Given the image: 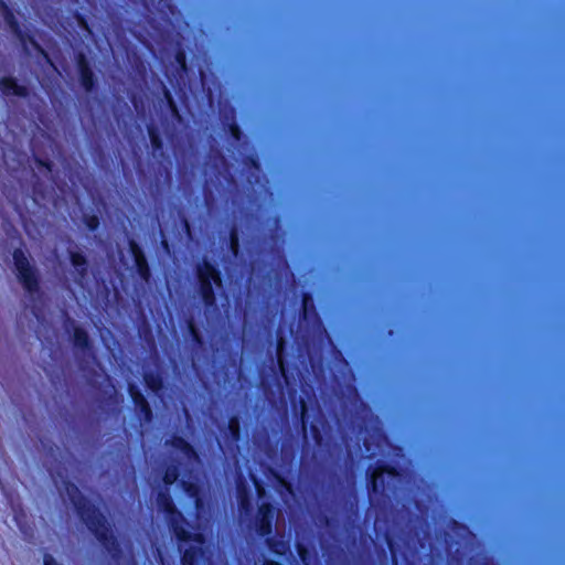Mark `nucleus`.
I'll use <instances>...</instances> for the list:
<instances>
[{"instance_id":"f257e3e1","label":"nucleus","mask_w":565,"mask_h":565,"mask_svg":"<svg viewBox=\"0 0 565 565\" xmlns=\"http://www.w3.org/2000/svg\"><path fill=\"white\" fill-rule=\"evenodd\" d=\"M157 508L162 512L177 539L182 543V565H211V552L205 545V534L191 526L182 514L175 510L168 493L159 492Z\"/></svg>"},{"instance_id":"f03ea898","label":"nucleus","mask_w":565,"mask_h":565,"mask_svg":"<svg viewBox=\"0 0 565 565\" xmlns=\"http://www.w3.org/2000/svg\"><path fill=\"white\" fill-rule=\"evenodd\" d=\"M62 495H65L74 505L81 519L87 527L96 535L104 546L113 552L116 550L117 542L113 534L106 518L99 510L88 502L79 492V490L72 483H65L64 490L60 489Z\"/></svg>"},{"instance_id":"7ed1b4c3","label":"nucleus","mask_w":565,"mask_h":565,"mask_svg":"<svg viewBox=\"0 0 565 565\" xmlns=\"http://www.w3.org/2000/svg\"><path fill=\"white\" fill-rule=\"evenodd\" d=\"M13 260L18 271L19 280L22 282L24 289L29 292L30 298L32 300L40 298L36 274L33 267L30 265L24 252L21 249L14 250Z\"/></svg>"},{"instance_id":"20e7f679","label":"nucleus","mask_w":565,"mask_h":565,"mask_svg":"<svg viewBox=\"0 0 565 565\" xmlns=\"http://www.w3.org/2000/svg\"><path fill=\"white\" fill-rule=\"evenodd\" d=\"M198 276L201 284V295L206 306L214 303L213 285L221 286V277L215 267L209 262H204L198 268Z\"/></svg>"},{"instance_id":"39448f33","label":"nucleus","mask_w":565,"mask_h":565,"mask_svg":"<svg viewBox=\"0 0 565 565\" xmlns=\"http://www.w3.org/2000/svg\"><path fill=\"white\" fill-rule=\"evenodd\" d=\"M173 447L175 451L179 454L181 459L185 462L186 466L193 469L198 463V456L193 448L183 439L175 438L173 441Z\"/></svg>"},{"instance_id":"423d86ee","label":"nucleus","mask_w":565,"mask_h":565,"mask_svg":"<svg viewBox=\"0 0 565 565\" xmlns=\"http://www.w3.org/2000/svg\"><path fill=\"white\" fill-rule=\"evenodd\" d=\"M273 509L269 504L263 503L258 510V520L256 531L259 535L265 536L271 531Z\"/></svg>"},{"instance_id":"0eeeda50","label":"nucleus","mask_w":565,"mask_h":565,"mask_svg":"<svg viewBox=\"0 0 565 565\" xmlns=\"http://www.w3.org/2000/svg\"><path fill=\"white\" fill-rule=\"evenodd\" d=\"M0 90L4 95L24 96L26 94V88L18 85L12 78H2L0 81Z\"/></svg>"},{"instance_id":"6e6552de","label":"nucleus","mask_w":565,"mask_h":565,"mask_svg":"<svg viewBox=\"0 0 565 565\" xmlns=\"http://www.w3.org/2000/svg\"><path fill=\"white\" fill-rule=\"evenodd\" d=\"M181 483H182L186 494L193 500L195 509L199 512L201 510V505H202V502L200 499L199 487L191 480H184V478L181 480Z\"/></svg>"},{"instance_id":"1a4fd4ad","label":"nucleus","mask_w":565,"mask_h":565,"mask_svg":"<svg viewBox=\"0 0 565 565\" xmlns=\"http://www.w3.org/2000/svg\"><path fill=\"white\" fill-rule=\"evenodd\" d=\"M387 475L390 478H395V472L393 470H375L372 473L371 486L374 492L380 490H384V476Z\"/></svg>"},{"instance_id":"9d476101","label":"nucleus","mask_w":565,"mask_h":565,"mask_svg":"<svg viewBox=\"0 0 565 565\" xmlns=\"http://www.w3.org/2000/svg\"><path fill=\"white\" fill-rule=\"evenodd\" d=\"M72 265L74 266L75 270L77 271L79 276L78 284L83 285V278H84V271L86 270V260L85 258L75 252L70 253Z\"/></svg>"},{"instance_id":"9b49d317","label":"nucleus","mask_w":565,"mask_h":565,"mask_svg":"<svg viewBox=\"0 0 565 565\" xmlns=\"http://www.w3.org/2000/svg\"><path fill=\"white\" fill-rule=\"evenodd\" d=\"M129 391H130V394H131L136 405H138L140 407L141 412L145 413L146 418L149 419L151 409H150L146 398L139 392H136L134 386H131V385H130Z\"/></svg>"},{"instance_id":"f8f14e48","label":"nucleus","mask_w":565,"mask_h":565,"mask_svg":"<svg viewBox=\"0 0 565 565\" xmlns=\"http://www.w3.org/2000/svg\"><path fill=\"white\" fill-rule=\"evenodd\" d=\"M131 249H132V252L135 254L136 263H137V266L139 268L140 275L145 279H147L149 273H148V267H147V263H146L145 257L142 256V254L140 253V250L138 249V247L136 246L135 243H131Z\"/></svg>"},{"instance_id":"ddd939ff","label":"nucleus","mask_w":565,"mask_h":565,"mask_svg":"<svg viewBox=\"0 0 565 565\" xmlns=\"http://www.w3.org/2000/svg\"><path fill=\"white\" fill-rule=\"evenodd\" d=\"M81 74L83 86L89 90L93 87V74L84 62V58L79 61Z\"/></svg>"},{"instance_id":"4468645a","label":"nucleus","mask_w":565,"mask_h":565,"mask_svg":"<svg viewBox=\"0 0 565 565\" xmlns=\"http://www.w3.org/2000/svg\"><path fill=\"white\" fill-rule=\"evenodd\" d=\"M74 343L77 348L87 350L89 340L87 333L79 328L74 329Z\"/></svg>"},{"instance_id":"2eb2a0df","label":"nucleus","mask_w":565,"mask_h":565,"mask_svg":"<svg viewBox=\"0 0 565 565\" xmlns=\"http://www.w3.org/2000/svg\"><path fill=\"white\" fill-rule=\"evenodd\" d=\"M238 500H239V509L242 512H247L249 509V499L247 497V492L245 486L239 483L237 486Z\"/></svg>"},{"instance_id":"dca6fc26","label":"nucleus","mask_w":565,"mask_h":565,"mask_svg":"<svg viewBox=\"0 0 565 565\" xmlns=\"http://www.w3.org/2000/svg\"><path fill=\"white\" fill-rule=\"evenodd\" d=\"M269 546L270 550L278 555H284L286 554L287 551H289V544L284 540H280L278 542H270Z\"/></svg>"},{"instance_id":"f3484780","label":"nucleus","mask_w":565,"mask_h":565,"mask_svg":"<svg viewBox=\"0 0 565 565\" xmlns=\"http://www.w3.org/2000/svg\"><path fill=\"white\" fill-rule=\"evenodd\" d=\"M179 476H180V473L178 472L175 467H169L166 471L163 481L167 486L172 484L173 482H175L178 480Z\"/></svg>"},{"instance_id":"a211bd4d","label":"nucleus","mask_w":565,"mask_h":565,"mask_svg":"<svg viewBox=\"0 0 565 565\" xmlns=\"http://www.w3.org/2000/svg\"><path fill=\"white\" fill-rule=\"evenodd\" d=\"M282 350H284V341H282V339H280L278 342V347H277V360H278V365H279L280 372H281L282 376L287 380L285 363H284V359H282Z\"/></svg>"},{"instance_id":"6ab92c4d","label":"nucleus","mask_w":565,"mask_h":565,"mask_svg":"<svg viewBox=\"0 0 565 565\" xmlns=\"http://www.w3.org/2000/svg\"><path fill=\"white\" fill-rule=\"evenodd\" d=\"M228 430L233 440H237L239 437V422L236 417H233L228 422Z\"/></svg>"},{"instance_id":"aec40b11","label":"nucleus","mask_w":565,"mask_h":565,"mask_svg":"<svg viewBox=\"0 0 565 565\" xmlns=\"http://www.w3.org/2000/svg\"><path fill=\"white\" fill-rule=\"evenodd\" d=\"M146 383L156 393L161 388V381L158 379L146 377Z\"/></svg>"},{"instance_id":"412c9836","label":"nucleus","mask_w":565,"mask_h":565,"mask_svg":"<svg viewBox=\"0 0 565 565\" xmlns=\"http://www.w3.org/2000/svg\"><path fill=\"white\" fill-rule=\"evenodd\" d=\"M149 137H150L152 147L154 149H159L161 147V142H160L158 135L156 134V131L152 128L149 129Z\"/></svg>"},{"instance_id":"4be33fe9","label":"nucleus","mask_w":565,"mask_h":565,"mask_svg":"<svg viewBox=\"0 0 565 565\" xmlns=\"http://www.w3.org/2000/svg\"><path fill=\"white\" fill-rule=\"evenodd\" d=\"M237 247H238V241H237V236L235 233H232L231 235V248L233 250V253L236 255L237 254Z\"/></svg>"},{"instance_id":"5701e85b","label":"nucleus","mask_w":565,"mask_h":565,"mask_svg":"<svg viewBox=\"0 0 565 565\" xmlns=\"http://www.w3.org/2000/svg\"><path fill=\"white\" fill-rule=\"evenodd\" d=\"M98 225V220L97 217H90L87 222V226L90 228V230H94L96 228Z\"/></svg>"},{"instance_id":"b1692460","label":"nucleus","mask_w":565,"mask_h":565,"mask_svg":"<svg viewBox=\"0 0 565 565\" xmlns=\"http://www.w3.org/2000/svg\"><path fill=\"white\" fill-rule=\"evenodd\" d=\"M177 60L180 63L181 67L184 70L185 68V58H184V54L182 52H179L177 54Z\"/></svg>"},{"instance_id":"393cba45","label":"nucleus","mask_w":565,"mask_h":565,"mask_svg":"<svg viewBox=\"0 0 565 565\" xmlns=\"http://www.w3.org/2000/svg\"><path fill=\"white\" fill-rule=\"evenodd\" d=\"M298 552L301 561L307 565V552L305 551L303 547L300 546L298 547Z\"/></svg>"},{"instance_id":"a878e982","label":"nucleus","mask_w":565,"mask_h":565,"mask_svg":"<svg viewBox=\"0 0 565 565\" xmlns=\"http://www.w3.org/2000/svg\"><path fill=\"white\" fill-rule=\"evenodd\" d=\"M44 565H58V564L55 562V559L52 556L45 555Z\"/></svg>"},{"instance_id":"bb28decb","label":"nucleus","mask_w":565,"mask_h":565,"mask_svg":"<svg viewBox=\"0 0 565 565\" xmlns=\"http://www.w3.org/2000/svg\"><path fill=\"white\" fill-rule=\"evenodd\" d=\"M306 416H307V408H306L305 403H302L301 404V420H302L303 425L306 424Z\"/></svg>"},{"instance_id":"cd10ccee","label":"nucleus","mask_w":565,"mask_h":565,"mask_svg":"<svg viewBox=\"0 0 565 565\" xmlns=\"http://www.w3.org/2000/svg\"><path fill=\"white\" fill-rule=\"evenodd\" d=\"M364 446H365L366 451L369 452V456H370V457H372V456H374V455H375V452H374V451H372V449H371V445H370V440H369V439H365V440H364Z\"/></svg>"},{"instance_id":"c85d7f7f","label":"nucleus","mask_w":565,"mask_h":565,"mask_svg":"<svg viewBox=\"0 0 565 565\" xmlns=\"http://www.w3.org/2000/svg\"><path fill=\"white\" fill-rule=\"evenodd\" d=\"M255 487L257 489V492L259 497L262 498L264 495V488L254 479Z\"/></svg>"},{"instance_id":"c756f323","label":"nucleus","mask_w":565,"mask_h":565,"mask_svg":"<svg viewBox=\"0 0 565 565\" xmlns=\"http://www.w3.org/2000/svg\"><path fill=\"white\" fill-rule=\"evenodd\" d=\"M232 135L235 137V139H239V129L236 126L231 127Z\"/></svg>"},{"instance_id":"7c9ffc66","label":"nucleus","mask_w":565,"mask_h":565,"mask_svg":"<svg viewBox=\"0 0 565 565\" xmlns=\"http://www.w3.org/2000/svg\"><path fill=\"white\" fill-rule=\"evenodd\" d=\"M310 301H311L310 297L306 295L302 300L305 311H307Z\"/></svg>"},{"instance_id":"2f4dec72","label":"nucleus","mask_w":565,"mask_h":565,"mask_svg":"<svg viewBox=\"0 0 565 565\" xmlns=\"http://www.w3.org/2000/svg\"><path fill=\"white\" fill-rule=\"evenodd\" d=\"M376 438H377V440H379V444H381L382 441H384V440H385V438H384L381 434H377V435H376ZM377 446L380 447V445H377Z\"/></svg>"},{"instance_id":"473e14b6","label":"nucleus","mask_w":565,"mask_h":565,"mask_svg":"<svg viewBox=\"0 0 565 565\" xmlns=\"http://www.w3.org/2000/svg\"><path fill=\"white\" fill-rule=\"evenodd\" d=\"M264 565H280V564L275 561H266Z\"/></svg>"},{"instance_id":"72a5a7b5","label":"nucleus","mask_w":565,"mask_h":565,"mask_svg":"<svg viewBox=\"0 0 565 565\" xmlns=\"http://www.w3.org/2000/svg\"><path fill=\"white\" fill-rule=\"evenodd\" d=\"M190 329H191V332L193 333V335L198 339L196 331H195L194 326L192 323L190 324Z\"/></svg>"},{"instance_id":"f704fd0d","label":"nucleus","mask_w":565,"mask_h":565,"mask_svg":"<svg viewBox=\"0 0 565 565\" xmlns=\"http://www.w3.org/2000/svg\"><path fill=\"white\" fill-rule=\"evenodd\" d=\"M40 163H41V166H42L43 168H45L47 171H51V167H50V166H47L46 163H42V162H40Z\"/></svg>"}]
</instances>
